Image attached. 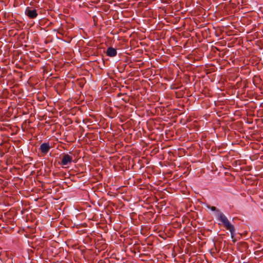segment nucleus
Returning <instances> with one entry per match:
<instances>
[{
    "mask_svg": "<svg viewBox=\"0 0 263 263\" xmlns=\"http://www.w3.org/2000/svg\"><path fill=\"white\" fill-rule=\"evenodd\" d=\"M217 219L222 223L227 230L230 231L231 237L233 238L235 235V228L226 216L223 213L220 212L217 215Z\"/></svg>",
    "mask_w": 263,
    "mask_h": 263,
    "instance_id": "obj_1",
    "label": "nucleus"
},
{
    "mask_svg": "<svg viewBox=\"0 0 263 263\" xmlns=\"http://www.w3.org/2000/svg\"><path fill=\"white\" fill-rule=\"evenodd\" d=\"M73 157L71 155L68 154H64L61 159V164L63 165H67L71 164L72 161Z\"/></svg>",
    "mask_w": 263,
    "mask_h": 263,
    "instance_id": "obj_2",
    "label": "nucleus"
},
{
    "mask_svg": "<svg viewBox=\"0 0 263 263\" xmlns=\"http://www.w3.org/2000/svg\"><path fill=\"white\" fill-rule=\"evenodd\" d=\"M25 14L29 18H34L37 16V13L35 9L27 8L25 10Z\"/></svg>",
    "mask_w": 263,
    "mask_h": 263,
    "instance_id": "obj_3",
    "label": "nucleus"
},
{
    "mask_svg": "<svg viewBox=\"0 0 263 263\" xmlns=\"http://www.w3.org/2000/svg\"><path fill=\"white\" fill-rule=\"evenodd\" d=\"M40 148L42 153L47 154L49 152L50 146L48 143H43L41 145Z\"/></svg>",
    "mask_w": 263,
    "mask_h": 263,
    "instance_id": "obj_4",
    "label": "nucleus"
},
{
    "mask_svg": "<svg viewBox=\"0 0 263 263\" xmlns=\"http://www.w3.org/2000/svg\"><path fill=\"white\" fill-rule=\"evenodd\" d=\"M117 53L116 49L111 47H108L106 50V54L109 57H114Z\"/></svg>",
    "mask_w": 263,
    "mask_h": 263,
    "instance_id": "obj_5",
    "label": "nucleus"
},
{
    "mask_svg": "<svg viewBox=\"0 0 263 263\" xmlns=\"http://www.w3.org/2000/svg\"><path fill=\"white\" fill-rule=\"evenodd\" d=\"M209 208H210L212 211H217L215 206H209Z\"/></svg>",
    "mask_w": 263,
    "mask_h": 263,
    "instance_id": "obj_6",
    "label": "nucleus"
}]
</instances>
